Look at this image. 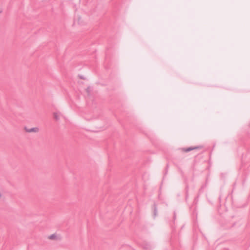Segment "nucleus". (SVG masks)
Instances as JSON below:
<instances>
[{"instance_id": "obj_4", "label": "nucleus", "mask_w": 250, "mask_h": 250, "mask_svg": "<svg viewBox=\"0 0 250 250\" xmlns=\"http://www.w3.org/2000/svg\"><path fill=\"white\" fill-rule=\"evenodd\" d=\"M197 147H189L188 148H187V149H184V150L185 151V152H188V151H190V150H193V149H196Z\"/></svg>"}, {"instance_id": "obj_2", "label": "nucleus", "mask_w": 250, "mask_h": 250, "mask_svg": "<svg viewBox=\"0 0 250 250\" xmlns=\"http://www.w3.org/2000/svg\"><path fill=\"white\" fill-rule=\"evenodd\" d=\"M48 239L52 240H55L58 239V236L56 234H52L48 236Z\"/></svg>"}, {"instance_id": "obj_3", "label": "nucleus", "mask_w": 250, "mask_h": 250, "mask_svg": "<svg viewBox=\"0 0 250 250\" xmlns=\"http://www.w3.org/2000/svg\"><path fill=\"white\" fill-rule=\"evenodd\" d=\"M53 117L56 120H58L60 119V115L59 113L54 112L53 113Z\"/></svg>"}, {"instance_id": "obj_1", "label": "nucleus", "mask_w": 250, "mask_h": 250, "mask_svg": "<svg viewBox=\"0 0 250 250\" xmlns=\"http://www.w3.org/2000/svg\"><path fill=\"white\" fill-rule=\"evenodd\" d=\"M23 130L27 133H37L39 131L40 129L38 127L29 128L27 126H25L23 128Z\"/></svg>"}, {"instance_id": "obj_5", "label": "nucleus", "mask_w": 250, "mask_h": 250, "mask_svg": "<svg viewBox=\"0 0 250 250\" xmlns=\"http://www.w3.org/2000/svg\"><path fill=\"white\" fill-rule=\"evenodd\" d=\"M1 13V10H0V14Z\"/></svg>"}]
</instances>
